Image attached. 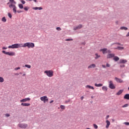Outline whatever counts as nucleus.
Masks as SVG:
<instances>
[{
    "label": "nucleus",
    "instance_id": "28",
    "mask_svg": "<svg viewBox=\"0 0 129 129\" xmlns=\"http://www.w3.org/2000/svg\"><path fill=\"white\" fill-rule=\"evenodd\" d=\"M96 57H95V59H98V58H100V55H98L97 53L95 54Z\"/></svg>",
    "mask_w": 129,
    "mask_h": 129
},
{
    "label": "nucleus",
    "instance_id": "40",
    "mask_svg": "<svg viewBox=\"0 0 129 129\" xmlns=\"http://www.w3.org/2000/svg\"><path fill=\"white\" fill-rule=\"evenodd\" d=\"M38 9H39V7H34L33 8V10H38Z\"/></svg>",
    "mask_w": 129,
    "mask_h": 129
},
{
    "label": "nucleus",
    "instance_id": "41",
    "mask_svg": "<svg viewBox=\"0 0 129 129\" xmlns=\"http://www.w3.org/2000/svg\"><path fill=\"white\" fill-rule=\"evenodd\" d=\"M56 30H57V31H61V28H60V27H57V28H56Z\"/></svg>",
    "mask_w": 129,
    "mask_h": 129
},
{
    "label": "nucleus",
    "instance_id": "51",
    "mask_svg": "<svg viewBox=\"0 0 129 129\" xmlns=\"http://www.w3.org/2000/svg\"><path fill=\"white\" fill-rule=\"evenodd\" d=\"M54 102V100H51L50 101L49 103H53Z\"/></svg>",
    "mask_w": 129,
    "mask_h": 129
},
{
    "label": "nucleus",
    "instance_id": "37",
    "mask_svg": "<svg viewBox=\"0 0 129 129\" xmlns=\"http://www.w3.org/2000/svg\"><path fill=\"white\" fill-rule=\"evenodd\" d=\"M20 69H21L20 67H18V68H16L14 69L15 70L17 71V70H20Z\"/></svg>",
    "mask_w": 129,
    "mask_h": 129
},
{
    "label": "nucleus",
    "instance_id": "54",
    "mask_svg": "<svg viewBox=\"0 0 129 129\" xmlns=\"http://www.w3.org/2000/svg\"><path fill=\"white\" fill-rule=\"evenodd\" d=\"M33 2H35V3H37V0H32Z\"/></svg>",
    "mask_w": 129,
    "mask_h": 129
},
{
    "label": "nucleus",
    "instance_id": "18",
    "mask_svg": "<svg viewBox=\"0 0 129 129\" xmlns=\"http://www.w3.org/2000/svg\"><path fill=\"white\" fill-rule=\"evenodd\" d=\"M21 105L22 106H30V105H31V104L27 103H22Z\"/></svg>",
    "mask_w": 129,
    "mask_h": 129
},
{
    "label": "nucleus",
    "instance_id": "52",
    "mask_svg": "<svg viewBox=\"0 0 129 129\" xmlns=\"http://www.w3.org/2000/svg\"><path fill=\"white\" fill-rule=\"evenodd\" d=\"M126 37H129V32L126 34Z\"/></svg>",
    "mask_w": 129,
    "mask_h": 129
},
{
    "label": "nucleus",
    "instance_id": "44",
    "mask_svg": "<svg viewBox=\"0 0 129 129\" xmlns=\"http://www.w3.org/2000/svg\"><path fill=\"white\" fill-rule=\"evenodd\" d=\"M66 41H73V39H67L66 40Z\"/></svg>",
    "mask_w": 129,
    "mask_h": 129
},
{
    "label": "nucleus",
    "instance_id": "36",
    "mask_svg": "<svg viewBox=\"0 0 129 129\" xmlns=\"http://www.w3.org/2000/svg\"><path fill=\"white\" fill-rule=\"evenodd\" d=\"M8 17H9L10 19H12V14L11 13H8Z\"/></svg>",
    "mask_w": 129,
    "mask_h": 129
},
{
    "label": "nucleus",
    "instance_id": "3",
    "mask_svg": "<svg viewBox=\"0 0 129 129\" xmlns=\"http://www.w3.org/2000/svg\"><path fill=\"white\" fill-rule=\"evenodd\" d=\"M45 74H46L48 77H53L54 72L52 70H48L44 71Z\"/></svg>",
    "mask_w": 129,
    "mask_h": 129
},
{
    "label": "nucleus",
    "instance_id": "10",
    "mask_svg": "<svg viewBox=\"0 0 129 129\" xmlns=\"http://www.w3.org/2000/svg\"><path fill=\"white\" fill-rule=\"evenodd\" d=\"M114 56H115V54H114V53H109L106 56L107 59H110V58H113Z\"/></svg>",
    "mask_w": 129,
    "mask_h": 129
},
{
    "label": "nucleus",
    "instance_id": "57",
    "mask_svg": "<svg viewBox=\"0 0 129 129\" xmlns=\"http://www.w3.org/2000/svg\"><path fill=\"white\" fill-rule=\"evenodd\" d=\"M118 45H120V43H118Z\"/></svg>",
    "mask_w": 129,
    "mask_h": 129
},
{
    "label": "nucleus",
    "instance_id": "56",
    "mask_svg": "<svg viewBox=\"0 0 129 129\" xmlns=\"http://www.w3.org/2000/svg\"><path fill=\"white\" fill-rule=\"evenodd\" d=\"M15 75H19V74L16 73V74H15Z\"/></svg>",
    "mask_w": 129,
    "mask_h": 129
},
{
    "label": "nucleus",
    "instance_id": "14",
    "mask_svg": "<svg viewBox=\"0 0 129 129\" xmlns=\"http://www.w3.org/2000/svg\"><path fill=\"white\" fill-rule=\"evenodd\" d=\"M95 67H96V65H95V64L93 63L91 64V65L89 66L88 67V69H92V68H95Z\"/></svg>",
    "mask_w": 129,
    "mask_h": 129
},
{
    "label": "nucleus",
    "instance_id": "21",
    "mask_svg": "<svg viewBox=\"0 0 129 129\" xmlns=\"http://www.w3.org/2000/svg\"><path fill=\"white\" fill-rule=\"evenodd\" d=\"M124 99H127L129 100V94H126L124 96Z\"/></svg>",
    "mask_w": 129,
    "mask_h": 129
},
{
    "label": "nucleus",
    "instance_id": "53",
    "mask_svg": "<svg viewBox=\"0 0 129 129\" xmlns=\"http://www.w3.org/2000/svg\"><path fill=\"white\" fill-rule=\"evenodd\" d=\"M83 98H84V97H83V96H82V97H81V100H83Z\"/></svg>",
    "mask_w": 129,
    "mask_h": 129
},
{
    "label": "nucleus",
    "instance_id": "32",
    "mask_svg": "<svg viewBox=\"0 0 129 129\" xmlns=\"http://www.w3.org/2000/svg\"><path fill=\"white\" fill-rule=\"evenodd\" d=\"M60 108H61V109H65V106L63 105H61L60 106Z\"/></svg>",
    "mask_w": 129,
    "mask_h": 129
},
{
    "label": "nucleus",
    "instance_id": "43",
    "mask_svg": "<svg viewBox=\"0 0 129 129\" xmlns=\"http://www.w3.org/2000/svg\"><path fill=\"white\" fill-rule=\"evenodd\" d=\"M106 67H110V64L109 63H106Z\"/></svg>",
    "mask_w": 129,
    "mask_h": 129
},
{
    "label": "nucleus",
    "instance_id": "6",
    "mask_svg": "<svg viewBox=\"0 0 129 129\" xmlns=\"http://www.w3.org/2000/svg\"><path fill=\"white\" fill-rule=\"evenodd\" d=\"M2 53L3 54H5V55H8L9 56H15L16 55V53L14 52H6V51L3 50L2 51Z\"/></svg>",
    "mask_w": 129,
    "mask_h": 129
},
{
    "label": "nucleus",
    "instance_id": "25",
    "mask_svg": "<svg viewBox=\"0 0 129 129\" xmlns=\"http://www.w3.org/2000/svg\"><path fill=\"white\" fill-rule=\"evenodd\" d=\"M102 89L103 91H106L107 90V87L106 86H103Z\"/></svg>",
    "mask_w": 129,
    "mask_h": 129
},
{
    "label": "nucleus",
    "instance_id": "16",
    "mask_svg": "<svg viewBox=\"0 0 129 129\" xmlns=\"http://www.w3.org/2000/svg\"><path fill=\"white\" fill-rule=\"evenodd\" d=\"M81 28H82V25L80 24V25H79L77 27H76L75 28H74V30L75 31H76V30H79L81 29Z\"/></svg>",
    "mask_w": 129,
    "mask_h": 129
},
{
    "label": "nucleus",
    "instance_id": "4",
    "mask_svg": "<svg viewBox=\"0 0 129 129\" xmlns=\"http://www.w3.org/2000/svg\"><path fill=\"white\" fill-rule=\"evenodd\" d=\"M9 7L10 9H12L13 13L15 14L17 13V6H16V4L9 5Z\"/></svg>",
    "mask_w": 129,
    "mask_h": 129
},
{
    "label": "nucleus",
    "instance_id": "24",
    "mask_svg": "<svg viewBox=\"0 0 129 129\" xmlns=\"http://www.w3.org/2000/svg\"><path fill=\"white\" fill-rule=\"evenodd\" d=\"M113 60H114V61H118V60H119V57L118 56H114Z\"/></svg>",
    "mask_w": 129,
    "mask_h": 129
},
{
    "label": "nucleus",
    "instance_id": "8",
    "mask_svg": "<svg viewBox=\"0 0 129 129\" xmlns=\"http://www.w3.org/2000/svg\"><path fill=\"white\" fill-rule=\"evenodd\" d=\"M109 87L110 89H115V87L112 82V81H109Z\"/></svg>",
    "mask_w": 129,
    "mask_h": 129
},
{
    "label": "nucleus",
    "instance_id": "48",
    "mask_svg": "<svg viewBox=\"0 0 129 129\" xmlns=\"http://www.w3.org/2000/svg\"><path fill=\"white\" fill-rule=\"evenodd\" d=\"M109 117V115H107L106 117V119H108V118Z\"/></svg>",
    "mask_w": 129,
    "mask_h": 129
},
{
    "label": "nucleus",
    "instance_id": "49",
    "mask_svg": "<svg viewBox=\"0 0 129 129\" xmlns=\"http://www.w3.org/2000/svg\"><path fill=\"white\" fill-rule=\"evenodd\" d=\"M6 116L9 117L10 116V114H6Z\"/></svg>",
    "mask_w": 129,
    "mask_h": 129
},
{
    "label": "nucleus",
    "instance_id": "29",
    "mask_svg": "<svg viewBox=\"0 0 129 129\" xmlns=\"http://www.w3.org/2000/svg\"><path fill=\"white\" fill-rule=\"evenodd\" d=\"M2 22H4V23H6L7 22V19H6V17H3L2 19Z\"/></svg>",
    "mask_w": 129,
    "mask_h": 129
},
{
    "label": "nucleus",
    "instance_id": "2",
    "mask_svg": "<svg viewBox=\"0 0 129 129\" xmlns=\"http://www.w3.org/2000/svg\"><path fill=\"white\" fill-rule=\"evenodd\" d=\"M22 44H14L12 45H10L8 48L9 49H15V48H22Z\"/></svg>",
    "mask_w": 129,
    "mask_h": 129
},
{
    "label": "nucleus",
    "instance_id": "17",
    "mask_svg": "<svg viewBox=\"0 0 129 129\" xmlns=\"http://www.w3.org/2000/svg\"><path fill=\"white\" fill-rule=\"evenodd\" d=\"M127 62V60L126 59H120L119 63L122 64H124L125 63H126Z\"/></svg>",
    "mask_w": 129,
    "mask_h": 129
},
{
    "label": "nucleus",
    "instance_id": "15",
    "mask_svg": "<svg viewBox=\"0 0 129 129\" xmlns=\"http://www.w3.org/2000/svg\"><path fill=\"white\" fill-rule=\"evenodd\" d=\"M106 128H108V127H109V125H110V121H109L108 120H106Z\"/></svg>",
    "mask_w": 129,
    "mask_h": 129
},
{
    "label": "nucleus",
    "instance_id": "7",
    "mask_svg": "<svg viewBox=\"0 0 129 129\" xmlns=\"http://www.w3.org/2000/svg\"><path fill=\"white\" fill-rule=\"evenodd\" d=\"M100 52H102L103 54H109V53H111V51L110 50H107V48H102L100 50Z\"/></svg>",
    "mask_w": 129,
    "mask_h": 129
},
{
    "label": "nucleus",
    "instance_id": "5",
    "mask_svg": "<svg viewBox=\"0 0 129 129\" xmlns=\"http://www.w3.org/2000/svg\"><path fill=\"white\" fill-rule=\"evenodd\" d=\"M40 100L41 101H43L44 103H46V102H48V101H49V99L48 98V97H47V96H44L40 97Z\"/></svg>",
    "mask_w": 129,
    "mask_h": 129
},
{
    "label": "nucleus",
    "instance_id": "19",
    "mask_svg": "<svg viewBox=\"0 0 129 129\" xmlns=\"http://www.w3.org/2000/svg\"><path fill=\"white\" fill-rule=\"evenodd\" d=\"M114 49H116L117 50H123V49H124V47L121 46H117V47L114 48Z\"/></svg>",
    "mask_w": 129,
    "mask_h": 129
},
{
    "label": "nucleus",
    "instance_id": "47",
    "mask_svg": "<svg viewBox=\"0 0 129 129\" xmlns=\"http://www.w3.org/2000/svg\"><path fill=\"white\" fill-rule=\"evenodd\" d=\"M68 102H70V100H68V101H66L65 103H68Z\"/></svg>",
    "mask_w": 129,
    "mask_h": 129
},
{
    "label": "nucleus",
    "instance_id": "39",
    "mask_svg": "<svg viewBox=\"0 0 129 129\" xmlns=\"http://www.w3.org/2000/svg\"><path fill=\"white\" fill-rule=\"evenodd\" d=\"M124 124H125V125H129V122H124Z\"/></svg>",
    "mask_w": 129,
    "mask_h": 129
},
{
    "label": "nucleus",
    "instance_id": "60",
    "mask_svg": "<svg viewBox=\"0 0 129 129\" xmlns=\"http://www.w3.org/2000/svg\"><path fill=\"white\" fill-rule=\"evenodd\" d=\"M20 74H22V73H20Z\"/></svg>",
    "mask_w": 129,
    "mask_h": 129
},
{
    "label": "nucleus",
    "instance_id": "1",
    "mask_svg": "<svg viewBox=\"0 0 129 129\" xmlns=\"http://www.w3.org/2000/svg\"><path fill=\"white\" fill-rule=\"evenodd\" d=\"M23 48H26V47H28V48H34L35 47V44L32 42H27L25 43L23 45L22 44V46Z\"/></svg>",
    "mask_w": 129,
    "mask_h": 129
},
{
    "label": "nucleus",
    "instance_id": "42",
    "mask_svg": "<svg viewBox=\"0 0 129 129\" xmlns=\"http://www.w3.org/2000/svg\"><path fill=\"white\" fill-rule=\"evenodd\" d=\"M120 67H121V68H123V67H125V66L124 64H121V65L120 66Z\"/></svg>",
    "mask_w": 129,
    "mask_h": 129
},
{
    "label": "nucleus",
    "instance_id": "46",
    "mask_svg": "<svg viewBox=\"0 0 129 129\" xmlns=\"http://www.w3.org/2000/svg\"><path fill=\"white\" fill-rule=\"evenodd\" d=\"M102 67L103 68H106V66H105V65H104V64H102Z\"/></svg>",
    "mask_w": 129,
    "mask_h": 129
},
{
    "label": "nucleus",
    "instance_id": "58",
    "mask_svg": "<svg viewBox=\"0 0 129 129\" xmlns=\"http://www.w3.org/2000/svg\"><path fill=\"white\" fill-rule=\"evenodd\" d=\"M112 121H114V120L112 119Z\"/></svg>",
    "mask_w": 129,
    "mask_h": 129
},
{
    "label": "nucleus",
    "instance_id": "59",
    "mask_svg": "<svg viewBox=\"0 0 129 129\" xmlns=\"http://www.w3.org/2000/svg\"><path fill=\"white\" fill-rule=\"evenodd\" d=\"M17 12H18V13H20V12H19V11H17Z\"/></svg>",
    "mask_w": 129,
    "mask_h": 129
},
{
    "label": "nucleus",
    "instance_id": "38",
    "mask_svg": "<svg viewBox=\"0 0 129 129\" xmlns=\"http://www.w3.org/2000/svg\"><path fill=\"white\" fill-rule=\"evenodd\" d=\"M21 3L22 4H23V5H25V4H26V2H25V1L24 0H21Z\"/></svg>",
    "mask_w": 129,
    "mask_h": 129
},
{
    "label": "nucleus",
    "instance_id": "20",
    "mask_svg": "<svg viewBox=\"0 0 129 129\" xmlns=\"http://www.w3.org/2000/svg\"><path fill=\"white\" fill-rule=\"evenodd\" d=\"M86 88H89V89H92V90H94V87L89 85H87L86 86Z\"/></svg>",
    "mask_w": 129,
    "mask_h": 129
},
{
    "label": "nucleus",
    "instance_id": "30",
    "mask_svg": "<svg viewBox=\"0 0 129 129\" xmlns=\"http://www.w3.org/2000/svg\"><path fill=\"white\" fill-rule=\"evenodd\" d=\"M25 67H26V68H28L29 69H30V68H31V65H30V64H25Z\"/></svg>",
    "mask_w": 129,
    "mask_h": 129
},
{
    "label": "nucleus",
    "instance_id": "11",
    "mask_svg": "<svg viewBox=\"0 0 129 129\" xmlns=\"http://www.w3.org/2000/svg\"><path fill=\"white\" fill-rule=\"evenodd\" d=\"M115 80L116 81V82H118V83H123V80L118 78L115 77Z\"/></svg>",
    "mask_w": 129,
    "mask_h": 129
},
{
    "label": "nucleus",
    "instance_id": "55",
    "mask_svg": "<svg viewBox=\"0 0 129 129\" xmlns=\"http://www.w3.org/2000/svg\"><path fill=\"white\" fill-rule=\"evenodd\" d=\"M23 76H26V74H24L23 75Z\"/></svg>",
    "mask_w": 129,
    "mask_h": 129
},
{
    "label": "nucleus",
    "instance_id": "9",
    "mask_svg": "<svg viewBox=\"0 0 129 129\" xmlns=\"http://www.w3.org/2000/svg\"><path fill=\"white\" fill-rule=\"evenodd\" d=\"M18 126L21 128H26L28 127V124L25 123H19Z\"/></svg>",
    "mask_w": 129,
    "mask_h": 129
},
{
    "label": "nucleus",
    "instance_id": "33",
    "mask_svg": "<svg viewBox=\"0 0 129 129\" xmlns=\"http://www.w3.org/2000/svg\"><path fill=\"white\" fill-rule=\"evenodd\" d=\"M127 106H128V104H126L123 105V106H122V107H123V108L127 107Z\"/></svg>",
    "mask_w": 129,
    "mask_h": 129
},
{
    "label": "nucleus",
    "instance_id": "13",
    "mask_svg": "<svg viewBox=\"0 0 129 129\" xmlns=\"http://www.w3.org/2000/svg\"><path fill=\"white\" fill-rule=\"evenodd\" d=\"M9 2H10L7 3V5H16L17 4L14 0H9Z\"/></svg>",
    "mask_w": 129,
    "mask_h": 129
},
{
    "label": "nucleus",
    "instance_id": "22",
    "mask_svg": "<svg viewBox=\"0 0 129 129\" xmlns=\"http://www.w3.org/2000/svg\"><path fill=\"white\" fill-rule=\"evenodd\" d=\"M123 90H120L117 93L116 95H120L123 92Z\"/></svg>",
    "mask_w": 129,
    "mask_h": 129
},
{
    "label": "nucleus",
    "instance_id": "35",
    "mask_svg": "<svg viewBox=\"0 0 129 129\" xmlns=\"http://www.w3.org/2000/svg\"><path fill=\"white\" fill-rule=\"evenodd\" d=\"M24 10H25V11H28L29 10V7H24Z\"/></svg>",
    "mask_w": 129,
    "mask_h": 129
},
{
    "label": "nucleus",
    "instance_id": "34",
    "mask_svg": "<svg viewBox=\"0 0 129 129\" xmlns=\"http://www.w3.org/2000/svg\"><path fill=\"white\" fill-rule=\"evenodd\" d=\"M93 126L95 128H98V126H97V125H96L95 124H93Z\"/></svg>",
    "mask_w": 129,
    "mask_h": 129
},
{
    "label": "nucleus",
    "instance_id": "23",
    "mask_svg": "<svg viewBox=\"0 0 129 129\" xmlns=\"http://www.w3.org/2000/svg\"><path fill=\"white\" fill-rule=\"evenodd\" d=\"M102 85H103L102 84H95V86H96V87H101Z\"/></svg>",
    "mask_w": 129,
    "mask_h": 129
},
{
    "label": "nucleus",
    "instance_id": "31",
    "mask_svg": "<svg viewBox=\"0 0 129 129\" xmlns=\"http://www.w3.org/2000/svg\"><path fill=\"white\" fill-rule=\"evenodd\" d=\"M4 81H5L4 78L0 77V82H4Z\"/></svg>",
    "mask_w": 129,
    "mask_h": 129
},
{
    "label": "nucleus",
    "instance_id": "26",
    "mask_svg": "<svg viewBox=\"0 0 129 129\" xmlns=\"http://www.w3.org/2000/svg\"><path fill=\"white\" fill-rule=\"evenodd\" d=\"M18 7H19V9H24V6H23V4H19Z\"/></svg>",
    "mask_w": 129,
    "mask_h": 129
},
{
    "label": "nucleus",
    "instance_id": "27",
    "mask_svg": "<svg viewBox=\"0 0 129 129\" xmlns=\"http://www.w3.org/2000/svg\"><path fill=\"white\" fill-rule=\"evenodd\" d=\"M120 29V30H124L125 31H126V30H127V27H121Z\"/></svg>",
    "mask_w": 129,
    "mask_h": 129
},
{
    "label": "nucleus",
    "instance_id": "50",
    "mask_svg": "<svg viewBox=\"0 0 129 129\" xmlns=\"http://www.w3.org/2000/svg\"><path fill=\"white\" fill-rule=\"evenodd\" d=\"M38 10H43L42 7H38Z\"/></svg>",
    "mask_w": 129,
    "mask_h": 129
},
{
    "label": "nucleus",
    "instance_id": "45",
    "mask_svg": "<svg viewBox=\"0 0 129 129\" xmlns=\"http://www.w3.org/2000/svg\"><path fill=\"white\" fill-rule=\"evenodd\" d=\"M3 50H7V49H8V47H3L2 48Z\"/></svg>",
    "mask_w": 129,
    "mask_h": 129
},
{
    "label": "nucleus",
    "instance_id": "12",
    "mask_svg": "<svg viewBox=\"0 0 129 129\" xmlns=\"http://www.w3.org/2000/svg\"><path fill=\"white\" fill-rule=\"evenodd\" d=\"M31 100V98H26L20 100V102H26L27 101H30Z\"/></svg>",
    "mask_w": 129,
    "mask_h": 129
}]
</instances>
